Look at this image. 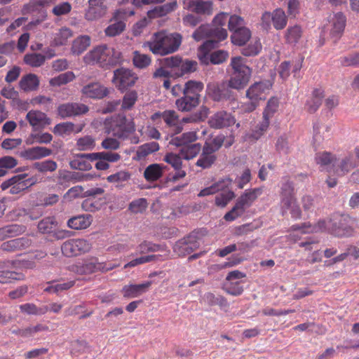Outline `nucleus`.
<instances>
[{
    "label": "nucleus",
    "instance_id": "nucleus-27",
    "mask_svg": "<svg viewBox=\"0 0 359 359\" xmlns=\"http://www.w3.org/2000/svg\"><path fill=\"white\" fill-rule=\"evenodd\" d=\"M10 262L0 263V283L6 284L12 283L13 280L24 279V275L20 273L12 271L9 269Z\"/></svg>",
    "mask_w": 359,
    "mask_h": 359
},
{
    "label": "nucleus",
    "instance_id": "nucleus-54",
    "mask_svg": "<svg viewBox=\"0 0 359 359\" xmlns=\"http://www.w3.org/2000/svg\"><path fill=\"white\" fill-rule=\"evenodd\" d=\"M22 313L28 315L41 316L47 313V309L45 307H38L33 303H26L20 306Z\"/></svg>",
    "mask_w": 359,
    "mask_h": 359
},
{
    "label": "nucleus",
    "instance_id": "nucleus-43",
    "mask_svg": "<svg viewBox=\"0 0 359 359\" xmlns=\"http://www.w3.org/2000/svg\"><path fill=\"white\" fill-rule=\"evenodd\" d=\"M272 23L277 30L283 29L287 23V17L281 8H276L272 12Z\"/></svg>",
    "mask_w": 359,
    "mask_h": 359
},
{
    "label": "nucleus",
    "instance_id": "nucleus-15",
    "mask_svg": "<svg viewBox=\"0 0 359 359\" xmlns=\"http://www.w3.org/2000/svg\"><path fill=\"white\" fill-rule=\"evenodd\" d=\"M137 79L136 75L128 69L121 68L115 70L114 72L113 82L121 90L133 86Z\"/></svg>",
    "mask_w": 359,
    "mask_h": 359
},
{
    "label": "nucleus",
    "instance_id": "nucleus-50",
    "mask_svg": "<svg viewBox=\"0 0 359 359\" xmlns=\"http://www.w3.org/2000/svg\"><path fill=\"white\" fill-rule=\"evenodd\" d=\"M201 151V145L200 143H195L182 147L180 154L182 158L190 160L195 158Z\"/></svg>",
    "mask_w": 359,
    "mask_h": 359
},
{
    "label": "nucleus",
    "instance_id": "nucleus-7",
    "mask_svg": "<svg viewBox=\"0 0 359 359\" xmlns=\"http://www.w3.org/2000/svg\"><path fill=\"white\" fill-rule=\"evenodd\" d=\"M107 132L118 138H126L135 130V123L123 114H116L104 122Z\"/></svg>",
    "mask_w": 359,
    "mask_h": 359
},
{
    "label": "nucleus",
    "instance_id": "nucleus-61",
    "mask_svg": "<svg viewBox=\"0 0 359 359\" xmlns=\"http://www.w3.org/2000/svg\"><path fill=\"white\" fill-rule=\"evenodd\" d=\"M56 226L54 217H47L41 220L38 224V229L42 233H51Z\"/></svg>",
    "mask_w": 359,
    "mask_h": 359
},
{
    "label": "nucleus",
    "instance_id": "nucleus-9",
    "mask_svg": "<svg viewBox=\"0 0 359 359\" xmlns=\"http://www.w3.org/2000/svg\"><path fill=\"white\" fill-rule=\"evenodd\" d=\"M164 65L166 67L172 69L173 76L175 78L193 73L197 70L198 67L196 61L188 59L183 60L179 55L165 58Z\"/></svg>",
    "mask_w": 359,
    "mask_h": 359
},
{
    "label": "nucleus",
    "instance_id": "nucleus-11",
    "mask_svg": "<svg viewBox=\"0 0 359 359\" xmlns=\"http://www.w3.org/2000/svg\"><path fill=\"white\" fill-rule=\"evenodd\" d=\"M359 165V147L333 164V172L337 176H344Z\"/></svg>",
    "mask_w": 359,
    "mask_h": 359
},
{
    "label": "nucleus",
    "instance_id": "nucleus-22",
    "mask_svg": "<svg viewBox=\"0 0 359 359\" xmlns=\"http://www.w3.org/2000/svg\"><path fill=\"white\" fill-rule=\"evenodd\" d=\"M32 244V240L23 236L4 242L1 245V250L5 252H13L18 250H25Z\"/></svg>",
    "mask_w": 359,
    "mask_h": 359
},
{
    "label": "nucleus",
    "instance_id": "nucleus-25",
    "mask_svg": "<svg viewBox=\"0 0 359 359\" xmlns=\"http://www.w3.org/2000/svg\"><path fill=\"white\" fill-rule=\"evenodd\" d=\"M151 285V281L141 284H130L124 285L121 290L123 296L126 298H135L145 293Z\"/></svg>",
    "mask_w": 359,
    "mask_h": 359
},
{
    "label": "nucleus",
    "instance_id": "nucleus-3",
    "mask_svg": "<svg viewBox=\"0 0 359 359\" xmlns=\"http://www.w3.org/2000/svg\"><path fill=\"white\" fill-rule=\"evenodd\" d=\"M119 53L107 45H101L94 48L83 57L87 65L98 64L102 67L115 65L118 60Z\"/></svg>",
    "mask_w": 359,
    "mask_h": 359
},
{
    "label": "nucleus",
    "instance_id": "nucleus-36",
    "mask_svg": "<svg viewBox=\"0 0 359 359\" xmlns=\"http://www.w3.org/2000/svg\"><path fill=\"white\" fill-rule=\"evenodd\" d=\"M324 97V91L322 89H315L312 93V97L307 100L305 109L310 114L316 112L322 104Z\"/></svg>",
    "mask_w": 359,
    "mask_h": 359
},
{
    "label": "nucleus",
    "instance_id": "nucleus-37",
    "mask_svg": "<svg viewBox=\"0 0 359 359\" xmlns=\"http://www.w3.org/2000/svg\"><path fill=\"white\" fill-rule=\"evenodd\" d=\"M39 86V78L34 74H28L23 76L19 82L20 88L26 92L36 90Z\"/></svg>",
    "mask_w": 359,
    "mask_h": 359
},
{
    "label": "nucleus",
    "instance_id": "nucleus-8",
    "mask_svg": "<svg viewBox=\"0 0 359 359\" xmlns=\"http://www.w3.org/2000/svg\"><path fill=\"white\" fill-rule=\"evenodd\" d=\"M36 183H37L36 176L28 177L27 173H21L4 181L0 187L2 191L9 189V194L15 195L22 193Z\"/></svg>",
    "mask_w": 359,
    "mask_h": 359
},
{
    "label": "nucleus",
    "instance_id": "nucleus-12",
    "mask_svg": "<svg viewBox=\"0 0 359 359\" xmlns=\"http://www.w3.org/2000/svg\"><path fill=\"white\" fill-rule=\"evenodd\" d=\"M91 247V244L85 239H69L63 243L61 250L65 256L71 257L89 252Z\"/></svg>",
    "mask_w": 359,
    "mask_h": 359
},
{
    "label": "nucleus",
    "instance_id": "nucleus-10",
    "mask_svg": "<svg viewBox=\"0 0 359 359\" xmlns=\"http://www.w3.org/2000/svg\"><path fill=\"white\" fill-rule=\"evenodd\" d=\"M332 224L331 234L337 237H348L355 233L357 226L356 219L348 215H342L338 219H330Z\"/></svg>",
    "mask_w": 359,
    "mask_h": 359
},
{
    "label": "nucleus",
    "instance_id": "nucleus-17",
    "mask_svg": "<svg viewBox=\"0 0 359 359\" xmlns=\"http://www.w3.org/2000/svg\"><path fill=\"white\" fill-rule=\"evenodd\" d=\"M88 107L77 102H67L57 107V115L62 118L80 116L88 111Z\"/></svg>",
    "mask_w": 359,
    "mask_h": 359
},
{
    "label": "nucleus",
    "instance_id": "nucleus-20",
    "mask_svg": "<svg viewBox=\"0 0 359 359\" xmlns=\"http://www.w3.org/2000/svg\"><path fill=\"white\" fill-rule=\"evenodd\" d=\"M236 122L234 117L226 111H219L215 113L208 120L209 126L215 129L227 128Z\"/></svg>",
    "mask_w": 359,
    "mask_h": 359
},
{
    "label": "nucleus",
    "instance_id": "nucleus-32",
    "mask_svg": "<svg viewBox=\"0 0 359 359\" xmlns=\"http://www.w3.org/2000/svg\"><path fill=\"white\" fill-rule=\"evenodd\" d=\"M88 155L90 154H78L72 161H70V167L72 169L87 171L92 168L90 162L94 161Z\"/></svg>",
    "mask_w": 359,
    "mask_h": 359
},
{
    "label": "nucleus",
    "instance_id": "nucleus-44",
    "mask_svg": "<svg viewBox=\"0 0 359 359\" xmlns=\"http://www.w3.org/2000/svg\"><path fill=\"white\" fill-rule=\"evenodd\" d=\"M202 149V153L197 160L196 165L198 167H201L203 169L210 168L215 161L217 160L216 154L213 153H210V151H205L204 149Z\"/></svg>",
    "mask_w": 359,
    "mask_h": 359
},
{
    "label": "nucleus",
    "instance_id": "nucleus-51",
    "mask_svg": "<svg viewBox=\"0 0 359 359\" xmlns=\"http://www.w3.org/2000/svg\"><path fill=\"white\" fill-rule=\"evenodd\" d=\"M302 36V29L299 25L289 27L285 34L287 43H297Z\"/></svg>",
    "mask_w": 359,
    "mask_h": 359
},
{
    "label": "nucleus",
    "instance_id": "nucleus-30",
    "mask_svg": "<svg viewBox=\"0 0 359 359\" xmlns=\"http://www.w3.org/2000/svg\"><path fill=\"white\" fill-rule=\"evenodd\" d=\"M177 8V0H172L170 2L165 4L162 6H156L154 9L147 12L149 18H156L165 16Z\"/></svg>",
    "mask_w": 359,
    "mask_h": 359
},
{
    "label": "nucleus",
    "instance_id": "nucleus-23",
    "mask_svg": "<svg viewBox=\"0 0 359 359\" xmlns=\"http://www.w3.org/2000/svg\"><path fill=\"white\" fill-rule=\"evenodd\" d=\"M225 84H208L207 91L208 95L216 102L230 99L232 96L231 91Z\"/></svg>",
    "mask_w": 359,
    "mask_h": 359
},
{
    "label": "nucleus",
    "instance_id": "nucleus-62",
    "mask_svg": "<svg viewBox=\"0 0 359 359\" xmlns=\"http://www.w3.org/2000/svg\"><path fill=\"white\" fill-rule=\"evenodd\" d=\"M262 46L260 41L255 40L242 49L241 53L246 57L255 56L262 50Z\"/></svg>",
    "mask_w": 359,
    "mask_h": 359
},
{
    "label": "nucleus",
    "instance_id": "nucleus-35",
    "mask_svg": "<svg viewBox=\"0 0 359 359\" xmlns=\"http://www.w3.org/2000/svg\"><path fill=\"white\" fill-rule=\"evenodd\" d=\"M72 36V30L69 27H63L53 34L52 43L55 46H65Z\"/></svg>",
    "mask_w": 359,
    "mask_h": 359
},
{
    "label": "nucleus",
    "instance_id": "nucleus-39",
    "mask_svg": "<svg viewBox=\"0 0 359 359\" xmlns=\"http://www.w3.org/2000/svg\"><path fill=\"white\" fill-rule=\"evenodd\" d=\"M91 224V216L89 215H81L70 218L67 224L68 226L74 229H84L88 228Z\"/></svg>",
    "mask_w": 359,
    "mask_h": 359
},
{
    "label": "nucleus",
    "instance_id": "nucleus-55",
    "mask_svg": "<svg viewBox=\"0 0 359 359\" xmlns=\"http://www.w3.org/2000/svg\"><path fill=\"white\" fill-rule=\"evenodd\" d=\"M45 56L40 53H27L24 56L25 63L32 67H41L45 62Z\"/></svg>",
    "mask_w": 359,
    "mask_h": 359
},
{
    "label": "nucleus",
    "instance_id": "nucleus-49",
    "mask_svg": "<svg viewBox=\"0 0 359 359\" xmlns=\"http://www.w3.org/2000/svg\"><path fill=\"white\" fill-rule=\"evenodd\" d=\"M92 160L102 159L105 160L107 163H116L118 161L121 156L119 154L112 151H100L91 153L88 155Z\"/></svg>",
    "mask_w": 359,
    "mask_h": 359
},
{
    "label": "nucleus",
    "instance_id": "nucleus-40",
    "mask_svg": "<svg viewBox=\"0 0 359 359\" xmlns=\"http://www.w3.org/2000/svg\"><path fill=\"white\" fill-rule=\"evenodd\" d=\"M251 35V31L245 27L233 32L231 35V41L233 44L242 46L250 40Z\"/></svg>",
    "mask_w": 359,
    "mask_h": 359
},
{
    "label": "nucleus",
    "instance_id": "nucleus-58",
    "mask_svg": "<svg viewBox=\"0 0 359 359\" xmlns=\"http://www.w3.org/2000/svg\"><path fill=\"white\" fill-rule=\"evenodd\" d=\"M74 124L72 122H63L57 123L53 129V133L59 136L69 135L73 133Z\"/></svg>",
    "mask_w": 359,
    "mask_h": 359
},
{
    "label": "nucleus",
    "instance_id": "nucleus-48",
    "mask_svg": "<svg viewBox=\"0 0 359 359\" xmlns=\"http://www.w3.org/2000/svg\"><path fill=\"white\" fill-rule=\"evenodd\" d=\"M224 139L225 137L223 135H217L212 139L206 140L203 149L215 154V153L222 147Z\"/></svg>",
    "mask_w": 359,
    "mask_h": 359
},
{
    "label": "nucleus",
    "instance_id": "nucleus-56",
    "mask_svg": "<svg viewBox=\"0 0 359 359\" xmlns=\"http://www.w3.org/2000/svg\"><path fill=\"white\" fill-rule=\"evenodd\" d=\"M97 269L96 264L91 262L78 263L72 266V270L78 274H89L94 273Z\"/></svg>",
    "mask_w": 359,
    "mask_h": 359
},
{
    "label": "nucleus",
    "instance_id": "nucleus-38",
    "mask_svg": "<svg viewBox=\"0 0 359 359\" xmlns=\"http://www.w3.org/2000/svg\"><path fill=\"white\" fill-rule=\"evenodd\" d=\"M200 101L196 97L183 95L182 97L177 99L175 102L177 108L181 111H190L196 107Z\"/></svg>",
    "mask_w": 359,
    "mask_h": 359
},
{
    "label": "nucleus",
    "instance_id": "nucleus-28",
    "mask_svg": "<svg viewBox=\"0 0 359 359\" xmlns=\"http://www.w3.org/2000/svg\"><path fill=\"white\" fill-rule=\"evenodd\" d=\"M187 7L189 11L196 14L210 15L212 13V4L210 1L189 0Z\"/></svg>",
    "mask_w": 359,
    "mask_h": 359
},
{
    "label": "nucleus",
    "instance_id": "nucleus-41",
    "mask_svg": "<svg viewBox=\"0 0 359 359\" xmlns=\"http://www.w3.org/2000/svg\"><path fill=\"white\" fill-rule=\"evenodd\" d=\"M49 285L44 289V291L48 293L60 294L61 292L66 291L72 287L74 284V280H70L65 283H57L56 281L48 282Z\"/></svg>",
    "mask_w": 359,
    "mask_h": 359
},
{
    "label": "nucleus",
    "instance_id": "nucleus-59",
    "mask_svg": "<svg viewBox=\"0 0 359 359\" xmlns=\"http://www.w3.org/2000/svg\"><path fill=\"white\" fill-rule=\"evenodd\" d=\"M76 148L79 151L92 150L95 147V140L90 135H86L76 140Z\"/></svg>",
    "mask_w": 359,
    "mask_h": 359
},
{
    "label": "nucleus",
    "instance_id": "nucleus-33",
    "mask_svg": "<svg viewBox=\"0 0 359 359\" xmlns=\"http://www.w3.org/2000/svg\"><path fill=\"white\" fill-rule=\"evenodd\" d=\"M204 88V84L200 81L189 80L184 85V93L188 96L196 97L200 101V93Z\"/></svg>",
    "mask_w": 359,
    "mask_h": 359
},
{
    "label": "nucleus",
    "instance_id": "nucleus-16",
    "mask_svg": "<svg viewBox=\"0 0 359 359\" xmlns=\"http://www.w3.org/2000/svg\"><path fill=\"white\" fill-rule=\"evenodd\" d=\"M280 198V209L282 215H284L290 208L297 204L294 189L292 182L287 181L282 185Z\"/></svg>",
    "mask_w": 359,
    "mask_h": 359
},
{
    "label": "nucleus",
    "instance_id": "nucleus-42",
    "mask_svg": "<svg viewBox=\"0 0 359 359\" xmlns=\"http://www.w3.org/2000/svg\"><path fill=\"white\" fill-rule=\"evenodd\" d=\"M90 45V37L88 35L78 36L74 40L72 46L73 53L80 55L84 52Z\"/></svg>",
    "mask_w": 359,
    "mask_h": 359
},
{
    "label": "nucleus",
    "instance_id": "nucleus-29",
    "mask_svg": "<svg viewBox=\"0 0 359 359\" xmlns=\"http://www.w3.org/2000/svg\"><path fill=\"white\" fill-rule=\"evenodd\" d=\"M52 154V149L45 147L36 146L25 149L23 156L27 160L34 161L50 156Z\"/></svg>",
    "mask_w": 359,
    "mask_h": 359
},
{
    "label": "nucleus",
    "instance_id": "nucleus-21",
    "mask_svg": "<svg viewBox=\"0 0 359 359\" xmlns=\"http://www.w3.org/2000/svg\"><path fill=\"white\" fill-rule=\"evenodd\" d=\"M26 119L34 128L43 129L51 123L47 114L39 110H31L26 115Z\"/></svg>",
    "mask_w": 359,
    "mask_h": 359
},
{
    "label": "nucleus",
    "instance_id": "nucleus-19",
    "mask_svg": "<svg viewBox=\"0 0 359 359\" xmlns=\"http://www.w3.org/2000/svg\"><path fill=\"white\" fill-rule=\"evenodd\" d=\"M198 246L196 236L189 235L176 242L173 251L180 257H185L196 250Z\"/></svg>",
    "mask_w": 359,
    "mask_h": 359
},
{
    "label": "nucleus",
    "instance_id": "nucleus-1",
    "mask_svg": "<svg viewBox=\"0 0 359 359\" xmlns=\"http://www.w3.org/2000/svg\"><path fill=\"white\" fill-rule=\"evenodd\" d=\"M182 41L180 34L161 31L154 33L150 40L144 43V46L149 48L154 54L163 56L176 52Z\"/></svg>",
    "mask_w": 359,
    "mask_h": 359
},
{
    "label": "nucleus",
    "instance_id": "nucleus-57",
    "mask_svg": "<svg viewBox=\"0 0 359 359\" xmlns=\"http://www.w3.org/2000/svg\"><path fill=\"white\" fill-rule=\"evenodd\" d=\"M159 144L156 142L145 143L139 147L137 155L140 158H145L147 156L158 151Z\"/></svg>",
    "mask_w": 359,
    "mask_h": 359
},
{
    "label": "nucleus",
    "instance_id": "nucleus-46",
    "mask_svg": "<svg viewBox=\"0 0 359 359\" xmlns=\"http://www.w3.org/2000/svg\"><path fill=\"white\" fill-rule=\"evenodd\" d=\"M304 226H308V229L303 231L304 233H313L318 232L327 231L331 233L332 224H329L328 220H319L316 224H305Z\"/></svg>",
    "mask_w": 359,
    "mask_h": 359
},
{
    "label": "nucleus",
    "instance_id": "nucleus-2",
    "mask_svg": "<svg viewBox=\"0 0 359 359\" xmlns=\"http://www.w3.org/2000/svg\"><path fill=\"white\" fill-rule=\"evenodd\" d=\"M230 66L232 68L228 87L241 90L245 87L252 74L251 69L245 65V60L241 57H233L231 60Z\"/></svg>",
    "mask_w": 359,
    "mask_h": 359
},
{
    "label": "nucleus",
    "instance_id": "nucleus-4",
    "mask_svg": "<svg viewBox=\"0 0 359 359\" xmlns=\"http://www.w3.org/2000/svg\"><path fill=\"white\" fill-rule=\"evenodd\" d=\"M263 192L262 188L247 189L236 200L231 210L227 212L224 219L226 222H233L244 215L246 210L252 206L253 203Z\"/></svg>",
    "mask_w": 359,
    "mask_h": 359
},
{
    "label": "nucleus",
    "instance_id": "nucleus-26",
    "mask_svg": "<svg viewBox=\"0 0 359 359\" xmlns=\"http://www.w3.org/2000/svg\"><path fill=\"white\" fill-rule=\"evenodd\" d=\"M166 168L162 163H152L144 169L143 176L147 182H154L163 177Z\"/></svg>",
    "mask_w": 359,
    "mask_h": 359
},
{
    "label": "nucleus",
    "instance_id": "nucleus-34",
    "mask_svg": "<svg viewBox=\"0 0 359 359\" xmlns=\"http://www.w3.org/2000/svg\"><path fill=\"white\" fill-rule=\"evenodd\" d=\"M198 140V136L196 131H189L182 133L180 136H172L170 144L176 147H185Z\"/></svg>",
    "mask_w": 359,
    "mask_h": 359
},
{
    "label": "nucleus",
    "instance_id": "nucleus-24",
    "mask_svg": "<svg viewBox=\"0 0 359 359\" xmlns=\"http://www.w3.org/2000/svg\"><path fill=\"white\" fill-rule=\"evenodd\" d=\"M82 95L88 98L102 99L107 95L109 91L107 88L98 82L90 83L83 87Z\"/></svg>",
    "mask_w": 359,
    "mask_h": 359
},
{
    "label": "nucleus",
    "instance_id": "nucleus-6",
    "mask_svg": "<svg viewBox=\"0 0 359 359\" xmlns=\"http://www.w3.org/2000/svg\"><path fill=\"white\" fill-rule=\"evenodd\" d=\"M227 36L226 29L212 27L210 25H201L192 34L193 39L196 41L210 39L202 45V48L206 50L213 48L218 42L226 39Z\"/></svg>",
    "mask_w": 359,
    "mask_h": 359
},
{
    "label": "nucleus",
    "instance_id": "nucleus-13",
    "mask_svg": "<svg viewBox=\"0 0 359 359\" xmlns=\"http://www.w3.org/2000/svg\"><path fill=\"white\" fill-rule=\"evenodd\" d=\"M346 25V16L342 12L333 13L328 17L327 29L334 41L342 36Z\"/></svg>",
    "mask_w": 359,
    "mask_h": 359
},
{
    "label": "nucleus",
    "instance_id": "nucleus-47",
    "mask_svg": "<svg viewBox=\"0 0 359 359\" xmlns=\"http://www.w3.org/2000/svg\"><path fill=\"white\" fill-rule=\"evenodd\" d=\"M316 162L321 167L336 164L337 158L333 154L328 151L318 152L316 154Z\"/></svg>",
    "mask_w": 359,
    "mask_h": 359
},
{
    "label": "nucleus",
    "instance_id": "nucleus-45",
    "mask_svg": "<svg viewBox=\"0 0 359 359\" xmlns=\"http://www.w3.org/2000/svg\"><path fill=\"white\" fill-rule=\"evenodd\" d=\"M4 240L8 238L15 237L24 233L26 227L23 225L12 224L1 227Z\"/></svg>",
    "mask_w": 359,
    "mask_h": 359
},
{
    "label": "nucleus",
    "instance_id": "nucleus-64",
    "mask_svg": "<svg viewBox=\"0 0 359 359\" xmlns=\"http://www.w3.org/2000/svg\"><path fill=\"white\" fill-rule=\"evenodd\" d=\"M126 28V24L122 20H118L109 25L104 30L108 36H115L121 34Z\"/></svg>",
    "mask_w": 359,
    "mask_h": 359
},
{
    "label": "nucleus",
    "instance_id": "nucleus-31",
    "mask_svg": "<svg viewBox=\"0 0 359 359\" xmlns=\"http://www.w3.org/2000/svg\"><path fill=\"white\" fill-rule=\"evenodd\" d=\"M162 118L166 125L172 128L174 134H179L182 130L179 116L174 110H165L162 112Z\"/></svg>",
    "mask_w": 359,
    "mask_h": 359
},
{
    "label": "nucleus",
    "instance_id": "nucleus-52",
    "mask_svg": "<svg viewBox=\"0 0 359 359\" xmlns=\"http://www.w3.org/2000/svg\"><path fill=\"white\" fill-rule=\"evenodd\" d=\"M131 177L128 171L121 170L107 177V182L116 184L117 186H123L124 182H128Z\"/></svg>",
    "mask_w": 359,
    "mask_h": 359
},
{
    "label": "nucleus",
    "instance_id": "nucleus-60",
    "mask_svg": "<svg viewBox=\"0 0 359 359\" xmlns=\"http://www.w3.org/2000/svg\"><path fill=\"white\" fill-rule=\"evenodd\" d=\"M18 161L14 157L6 156L0 158V177L6 175L7 169L15 168Z\"/></svg>",
    "mask_w": 359,
    "mask_h": 359
},
{
    "label": "nucleus",
    "instance_id": "nucleus-18",
    "mask_svg": "<svg viewBox=\"0 0 359 359\" xmlns=\"http://www.w3.org/2000/svg\"><path fill=\"white\" fill-rule=\"evenodd\" d=\"M88 6L84 18L87 21H95L104 17L107 12L105 0H88Z\"/></svg>",
    "mask_w": 359,
    "mask_h": 359
},
{
    "label": "nucleus",
    "instance_id": "nucleus-14",
    "mask_svg": "<svg viewBox=\"0 0 359 359\" xmlns=\"http://www.w3.org/2000/svg\"><path fill=\"white\" fill-rule=\"evenodd\" d=\"M271 86L272 83L269 81L255 82L246 90V97L248 100H254L259 104L261 100L266 99Z\"/></svg>",
    "mask_w": 359,
    "mask_h": 359
},
{
    "label": "nucleus",
    "instance_id": "nucleus-5",
    "mask_svg": "<svg viewBox=\"0 0 359 359\" xmlns=\"http://www.w3.org/2000/svg\"><path fill=\"white\" fill-rule=\"evenodd\" d=\"M263 192L262 188L247 189L236 200L231 210L227 212L224 219L226 222H233L244 215L246 210L252 206L253 203Z\"/></svg>",
    "mask_w": 359,
    "mask_h": 359
},
{
    "label": "nucleus",
    "instance_id": "nucleus-53",
    "mask_svg": "<svg viewBox=\"0 0 359 359\" xmlns=\"http://www.w3.org/2000/svg\"><path fill=\"white\" fill-rule=\"evenodd\" d=\"M133 62L136 67L144 69L151 64V58L147 54H143L138 50H135L133 52Z\"/></svg>",
    "mask_w": 359,
    "mask_h": 359
},
{
    "label": "nucleus",
    "instance_id": "nucleus-63",
    "mask_svg": "<svg viewBox=\"0 0 359 359\" xmlns=\"http://www.w3.org/2000/svg\"><path fill=\"white\" fill-rule=\"evenodd\" d=\"M234 197L233 191L230 190L224 191L215 196V205L218 207L224 208Z\"/></svg>",
    "mask_w": 359,
    "mask_h": 359
}]
</instances>
